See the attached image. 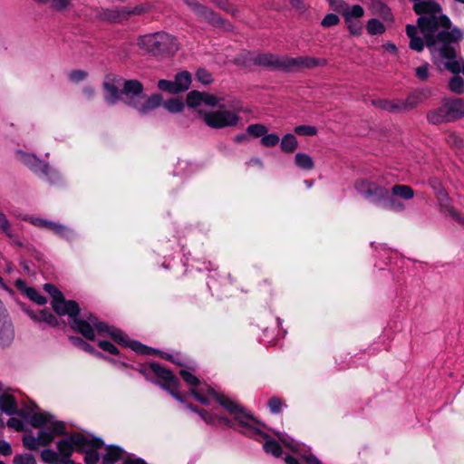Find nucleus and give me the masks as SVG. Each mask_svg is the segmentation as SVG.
I'll return each mask as SVG.
<instances>
[{"mask_svg":"<svg viewBox=\"0 0 464 464\" xmlns=\"http://www.w3.org/2000/svg\"><path fill=\"white\" fill-rule=\"evenodd\" d=\"M124 92L132 94V97L129 99L128 106L141 114H147L163 104V95L161 93L155 92L150 96L146 95L143 83L136 79L129 80Z\"/></svg>","mask_w":464,"mask_h":464,"instance_id":"nucleus-1","label":"nucleus"},{"mask_svg":"<svg viewBox=\"0 0 464 464\" xmlns=\"http://www.w3.org/2000/svg\"><path fill=\"white\" fill-rule=\"evenodd\" d=\"M138 45L146 53L156 57L172 56L179 48L176 38L165 32L140 36Z\"/></svg>","mask_w":464,"mask_h":464,"instance_id":"nucleus-2","label":"nucleus"},{"mask_svg":"<svg viewBox=\"0 0 464 464\" xmlns=\"http://www.w3.org/2000/svg\"><path fill=\"white\" fill-rule=\"evenodd\" d=\"M202 104L218 110L204 113L199 111V116H237L240 112H249L239 101L227 100L205 92H203Z\"/></svg>","mask_w":464,"mask_h":464,"instance_id":"nucleus-3","label":"nucleus"},{"mask_svg":"<svg viewBox=\"0 0 464 464\" xmlns=\"http://www.w3.org/2000/svg\"><path fill=\"white\" fill-rule=\"evenodd\" d=\"M429 92L423 89H416L411 92L405 100H377L373 104L382 110L392 113H404L416 108L428 98Z\"/></svg>","mask_w":464,"mask_h":464,"instance_id":"nucleus-4","label":"nucleus"},{"mask_svg":"<svg viewBox=\"0 0 464 464\" xmlns=\"http://www.w3.org/2000/svg\"><path fill=\"white\" fill-rule=\"evenodd\" d=\"M184 3L190 8L200 22H205L211 26L230 31L232 24L227 19L221 17L218 13L208 6L200 4L198 0H184Z\"/></svg>","mask_w":464,"mask_h":464,"instance_id":"nucleus-5","label":"nucleus"},{"mask_svg":"<svg viewBox=\"0 0 464 464\" xmlns=\"http://www.w3.org/2000/svg\"><path fill=\"white\" fill-rule=\"evenodd\" d=\"M234 62L236 64H246L247 62H252L255 65L285 72V57L281 58L271 53H258L255 57H252L249 53L240 54L235 57Z\"/></svg>","mask_w":464,"mask_h":464,"instance_id":"nucleus-6","label":"nucleus"},{"mask_svg":"<svg viewBox=\"0 0 464 464\" xmlns=\"http://www.w3.org/2000/svg\"><path fill=\"white\" fill-rule=\"evenodd\" d=\"M462 37V31L458 27H454L450 31L442 30L438 32L436 38L439 40V43L442 44L441 47L440 48V54L441 57L448 60L455 59L456 50L451 44L459 43L461 41Z\"/></svg>","mask_w":464,"mask_h":464,"instance_id":"nucleus-7","label":"nucleus"},{"mask_svg":"<svg viewBox=\"0 0 464 464\" xmlns=\"http://www.w3.org/2000/svg\"><path fill=\"white\" fill-rule=\"evenodd\" d=\"M129 80H125L122 85V89L120 90L113 82V79H111L110 75L106 76L105 81L102 82V89L104 92V100L109 105H115L120 101H123L128 105L129 99L132 97L131 93H126L124 92L125 87Z\"/></svg>","mask_w":464,"mask_h":464,"instance_id":"nucleus-8","label":"nucleus"},{"mask_svg":"<svg viewBox=\"0 0 464 464\" xmlns=\"http://www.w3.org/2000/svg\"><path fill=\"white\" fill-rule=\"evenodd\" d=\"M325 59L315 58L311 56H285V72H298L303 69H312L326 64Z\"/></svg>","mask_w":464,"mask_h":464,"instance_id":"nucleus-9","label":"nucleus"},{"mask_svg":"<svg viewBox=\"0 0 464 464\" xmlns=\"http://www.w3.org/2000/svg\"><path fill=\"white\" fill-rule=\"evenodd\" d=\"M418 27L424 30L438 31L440 27L444 30L451 28V21L446 14H440L430 17H419L417 19Z\"/></svg>","mask_w":464,"mask_h":464,"instance_id":"nucleus-10","label":"nucleus"},{"mask_svg":"<svg viewBox=\"0 0 464 464\" xmlns=\"http://www.w3.org/2000/svg\"><path fill=\"white\" fill-rule=\"evenodd\" d=\"M85 444L86 438L83 435L74 434L68 439L59 441L58 450L61 455L68 458L72 453L74 448L80 450V449H83Z\"/></svg>","mask_w":464,"mask_h":464,"instance_id":"nucleus-11","label":"nucleus"},{"mask_svg":"<svg viewBox=\"0 0 464 464\" xmlns=\"http://www.w3.org/2000/svg\"><path fill=\"white\" fill-rule=\"evenodd\" d=\"M53 309L60 315L68 314L74 318L80 313V308L75 301L65 300L63 295L56 300H52Z\"/></svg>","mask_w":464,"mask_h":464,"instance_id":"nucleus-12","label":"nucleus"},{"mask_svg":"<svg viewBox=\"0 0 464 464\" xmlns=\"http://www.w3.org/2000/svg\"><path fill=\"white\" fill-rule=\"evenodd\" d=\"M413 11L420 17L436 16L441 12V6L434 1H414Z\"/></svg>","mask_w":464,"mask_h":464,"instance_id":"nucleus-13","label":"nucleus"},{"mask_svg":"<svg viewBox=\"0 0 464 464\" xmlns=\"http://www.w3.org/2000/svg\"><path fill=\"white\" fill-rule=\"evenodd\" d=\"M124 15L123 7L115 9L102 8L96 14L97 19L109 24L122 23L125 20Z\"/></svg>","mask_w":464,"mask_h":464,"instance_id":"nucleus-14","label":"nucleus"},{"mask_svg":"<svg viewBox=\"0 0 464 464\" xmlns=\"http://www.w3.org/2000/svg\"><path fill=\"white\" fill-rule=\"evenodd\" d=\"M446 116H464V100L460 98L447 100L444 103Z\"/></svg>","mask_w":464,"mask_h":464,"instance_id":"nucleus-15","label":"nucleus"},{"mask_svg":"<svg viewBox=\"0 0 464 464\" xmlns=\"http://www.w3.org/2000/svg\"><path fill=\"white\" fill-rule=\"evenodd\" d=\"M150 369L159 378L164 381L166 385L169 387H175L177 385L178 380L170 371L161 367L157 363L150 364Z\"/></svg>","mask_w":464,"mask_h":464,"instance_id":"nucleus-16","label":"nucleus"},{"mask_svg":"<svg viewBox=\"0 0 464 464\" xmlns=\"http://www.w3.org/2000/svg\"><path fill=\"white\" fill-rule=\"evenodd\" d=\"M72 328L79 332L85 338L89 340L94 339V331L92 327V323L89 321H84L77 318L76 316L72 318Z\"/></svg>","mask_w":464,"mask_h":464,"instance_id":"nucleus-17","label":"nucleus"},{"mask_svg":"<svg viewBox=\"0 0 464 464\" xmlns=\"http://www.w3.org/2000/svg\"><path fill=\"white\" fill-rule=\"evenodd\" d=\"M0 410L8 415L17 412V403L14 397L8 393L0 395Z\"/></svg>","mask_w":464,"mask_h":464,"instance_id":"nucleus-18","label":"nucleus"},{"mask_svg":"<svg viewBox=\"0 0 464 464\" xmlns=\"http://www.w3.org/2000/svg\"><path fill=\"white\" fill-rule=\"evenodd\" d=\"M191 82L192 76L191 73L188 71H182L178 72L174 78V82L179 93L188 91L191 84Z\"/></svg>","mask_w":464,"mask_h":464,"instance_id":"nucleus-19","label":"nucleus"},{"mask_svg":"<svg viewBox=\"0 0 464 464\" xmlns=\"http://www.w3.org/2000/svg\"><path fill=\"white\" fill-rule=\"evenodd\" d=\"M205 123L215 129L237 124V118H204Z\"/></svg>","mask_w":464,"mask_h":464,"instance_id":"nucleus-20","label":"nucleus"},{"mask_svg":"<svg viewBox=\"0 0 464 464\" xmlns=\"http://www.w3.org/2000/svg\"><path fill=\"white\" fill-rule=\"evenodd\" d=\"M162 107H164L169 113H179L185 107V102L181 98L173 97L167 101L163 100Z\"/></svg>","mask_w":464,"mask_h":464,"instance_id":"nucleus-21","label":"nucleus"},{"mask_svg":"<svg viewBox=\"0 0 464 464\" xmlns=\"http://www.w3.org/2000/svg\"><path fill=\"white\" fill-rule=\"evenodd\" d=\"M80 450L85 452L84 461L86 464H95L99 460V454L93 449V445L86 440V444Z\"/></svg>","mask_w":464,"mask_h":464,"instance_id":"nucleus-22","label":"nucleus"},{"mask_svg":"<svg viewBox=\"0 0 464 464\" xmlns=\"http://www.w3.org/2000/svg\"><path fill=\"white\" fill-rule=\"evenodd\" d=\"M212 394L214 395V398L217 401H218L223 407H225L228 411L231 413L238 414L240 413L239 407L235 404L233 401H231L228 398L222 394H217L216 392H212Z\"/></svg>","mask_w":464,"mask_h":464,"instance_id":"nucleus-23","label":"nucleus"},{"mask_svg":"<svg viewBox=\"0 0 464 464\" xmlns=\"http://www.w3.org/2000/svg\"><path fill=\"white\" fill-rule=\"evenodd\" d=\"M203 92L190 91L186 96V104L188 108L196 109L202 104Z\"/></svg>","mask_w":464,"mask_h":464,"instance_id":"nucleus-24","label":"nucleus"},{"mask_svg":"<svg viewBox=\"0 0 464 464\" xmlns=\"http://www.w3.org/2000/svg\"><path fill=\"white\" fill-rule=\"evenodd\" d=\"M366 30L371 35H378L385 32V26L379 19L372 18L367 22Z\"/></svg>","mask_w":464,"mask_h":464,"instance_id":"nucleus-25","label":"nucleus"},{"mask_svg":"<svg viewBox=\"0 0 464 464\" xmlns=\"http://www.w3.org/2000/svg\"><path fill=\"white\" fill-rule=\"evenodd\" d=\"M297 140L292 134L285 135L281 141V150L285 153H293L297 148Z\"/></svg>","mask_w":464,"mask_h":464,"instance_id":"nucleus-26","label":"nucleus"},{"mask_svg":"<svg viewBox=\"0 0 464 464\" xmlns=\"http://www.w3.org/2000/svg\"><path fill=\"white\" fill-rule=\"evenodd\" d=\"M392 190L394 195L405 199H410L414 195L412 188L406 185H395Z\"/></svg>","mask_w":464,"mask_h":464,"instance_id":"nucleus-27","label":"nucleus"},{"mask_svg":"<svg viewBox=\"0 0 464 464\" xmlns=\"http://www.w3.org/2000/svg\"><path fill=\"white\" fill-rule=\"evenodd\" d=\"M295 160L296 165L302 169H312L314 168V161L312 158L305 153H297Z\"/></svg>","mask_w":464,"mask_h":464,"instance_id":"nucleus-28","label":"nucleus"},{"mask_svg":"<svg viewBox=\"0 0 464 464\" xmlns=\"http://www.w3.org/2000/svg\"><path fill=\"white\" fill-rule=\"evenodd\" d=\"M363 14V8L360 5H354L352 6L351 9L349 8V5H347V9L343 14V16L344 19H346V17H349V19L353 20L362 17Z\"/></svg>","mask_w":464,"mask_h":464,"instance_id":"nucleus-29","label":"nucleus"},{"mask_svg":"<svg viewBox=\"0 0 464 464\" xmlns=\"http://www.w3.org/2000/svg\"><path fill=\"white\" fill-rule=\"evenodd\" d=\"M419 29L423 34L424 45L426 44L428 47H433L439 43V40L436 38L437 31L424 30L421 27H419Z\"/></svg>","mask_w":464,"mask_h":464,"instance_id":"nucleus-30","label":"nucleus"},{"mask_svg":"<svg viewBox=\"0 0 464 464\" xmlns=\"http://www.w3.org/2000/svg\"><path fill=\"white\" fill-rule=\"evenodd\" d=\"M149 11V6L147 5H138L133 8L123 7V13L125 20H127L130 16L132 15H140Z\"/></svg>","mask_w":464,"mask_h":464,"instance_id":"nucleus-31","label":"nucleus"},{"mask_svg":"<svg viewBox=\"0 0 464 464\" xmlns=\"http://www.w3.org/2000/svg\"><path fill=\"white\" fill-rule=\"evenodd\" d=\"M37 321H43L50 325L55 326L58 324L56 317L46 310H42L38 314L33 315Z\"/></svg>","mask_w":464,"mask_h":464,"instance_id":"nucleus-32","label":"nucleus"},{"mask_svg":"<svg viewBox=\"0 0 464 464\" xmlns=\"http://www.w3.org/2000/svg\"><path fill=\"white\" fill-rule=\"evenodd\" d=\"M449 88L455 93H462L464 92V80L459 75L453 76L449 82Z\"/></svg>","mask_w":464,"mask_h":464,"instance_id":"nucleus-33","label":"nucleus"},{"mask_svg":"<svg viewBox=\"0 0 464 464\" xmlns=\"http://www.w3.org/2000/svg\"><path fill=\"white\" fill-rule=\"evenodd\" d=\"M122 456V450L116 447H110L107 450V454L103 458L104 464L107 462H114L119 460Z\"/></svg>","mask_w":464,"mask_h":464,"instance_id":"nucleus-34","label":"nucleus"},{"mask_svg":"<svg viewBox=\"0 0 464 464\" xmlns=\"http://www.w3.org/2000/svg\"><path fill=\"white\" fill-rule=\"evenodd\" d=\"M158 88L162 92H167L171 94L179 93L174 81L161 79L158 82Z\"/></svg>","mask_w":464,"mask_h":464,"instance_id":"nucleus-35","label":"nucleus"},{"mask_svg":"<svg viewBox=\"0 0 464 464\" xmlns=\"http://www.w3.org/2000/svg\"><path fill=\"white\" fill-rule=\"evenodd\" d=\"M344 22H345L347 28L352 35L359 36L362 34V26L360 22L351 20V19H349V17H346V19H344Z\"/></svg>","mask_w":464,"mask_h":464,"instance_id":"nucleus-36","label":"nucleus"},{"mask_svg":"<svg viewBox=\"0 0 464 464\" xmlns=\"http://www.w3.org/2000/svg\"><path fill=\"white\" fill-rule=\"evenodd\" d=\"M33 224H34L36 226L45 227L56 233H62L64 230L63 226H62L60 224L53 223V222H49V221H45V220H42V219H36V220L33 221Z\"/></svg>","mask_w":464,"mask_h":464,"instance_id":"nucleus-37","label":"nucleus"},{"mask_svg":"<svg viewBox=\"0 0 464 464\" xmlns=\"http://www.w3.org/2000/svg\"><path fill=\"white\" fill-rule=\"evenodd\" d=\"M129 345L133 351H135L136 353H140V354H154V353H156V351L154 349L147 347L138 342H130Z\"/></svg>","mask_w":464,"mask_h":464,"instance_id":"nucleus-38","label":"nucleus"},{"mask_svg":"<svg viewBox=\"0 0 464 464\" xmlns=\"http://www.w3.org/2000/svg\"><path fill=\"white\" fill-rule=\"evenodd\" d=\"M27 296L37 303L38 304H46L47 300L44 296L41 295L35 289L27 287L24 289Z\"/></svg>","mask_w":464,"mask_h":464,"instance_id":"nucleus-39","label":"nucleus"},{"mask_svg":"<svg viewBox=\"0 0 464 464\" xmlns=\"http://www.w3.org/2000/svg\"><path fill=\"white\" fill-rule=\"evenodd\" d=\"M30 421L34 427L40 428L48 422V416L44 413H34Z\"/></svg>","mask_w":464,"mask_h":464,"instance_id":"nucleus-40","label":"nucleus"},{"mask_svg":"<svg viewBox=\"0 0 464 464\" xmlns=\"http://www.w3.org/2000/svg\"><path fill=\"white\" fill-rule=\"evenodd\" d=\"M71 0H53L51 8L59 13H63L66 11L71 6Z\"/></svg>","mask_w":464,"mask_h":464,"instance_id":"nucleus-41","label":"nucleus"},{"mask_svg":"<svg viewBox=\"0 0 464 464\" xmlns=\"http://www.w3.org/2000/svg\"><path fill=\"white\" fill-rule=\"evenodd\" d=\"M196 77L198 82L208 84L212 82V75L205 68H198L196 72Z\"/></svg>","mask_w":464,"mask_h":464,"instance_id":"nucleus-42","label":"nucleus"},{"mask_svg":"<svg viewBox=\"0 0 464 464\" xmlns=\"http://www.w3.org/2000/svg\"><path fill=\"white\" fill-rule=\"evenodd\" d=\"M340 22V18L335 14H327L321 21V25L324 28L336 25Z\"/></svg>","mask_w":464,"mask_h":464,"instance_id":"nucleus-43","label":"nucleus"},{"mask_svg":"<svg viewBox=\"0 0 464 464\" xmlns=\"http://www.w3.org/2000/svg\"><path fill=\"white\" fill-rule=\"evenodd\" d=\"M328 2H329L331 8L334 11L341 14L342 15L347 9L348 5L344 0H328Z\"/></svg>","mask_w":464,"mask_h":464,"instance_id":"nucleus-44","label":"nucleus"},{"mask_svg":"<svg viewBox=\"0 0 464 464\" xmlns=\"http://www.w3.org/2000/svg\"><path fill=\"white\" fill-rule=\"evenodd\" d=\"M264 448L267 452H271L273 455L276 457H279L282 453V449L280 445L274 440L266 441V444L264 445Z\"/></svg>","mask_w":464,"mask_h":464,"instance_id":"nucleus-45","label":"nucleus"},{"mask_svg":"<svg viewBox=\"0 0 464 464\" xmlns=\"http://www.w3.org/2000/svg\"><path fill=\"white\" fill-rule=\"evenodd\" d=\"M53 434L49 430H41L38 435L41 446L48 445L53 441Z\"/></svg>","mask_w":464,"mask_h":464,"instance_id":"nucleus-46","label":"nucleus"},{"mask_svg":"<svg viewBox=\"0 0 464 464\" xmlns=\"http://www.w3.org/2000/svg\"><path fill=\"white\" fill-rule=\"evenodd\" d=\"M295 131L298 135L313 136L317 133V129L314 126L302 125L295 129Z\"/></svg>","mask_w":464,"mask_h":464,"instance_id":"nucleus-47","label":"nucleus"},{"mask_svg":"<svg viewBox=\"0 0 464 464\" xmlns=\"http://www.w3.org/2000/svg\"><path fill=\"white\" fill-rule=\"evenodd\" d=\"M410 48L417 51V52H422L424 49V41L423 38L420 36L411 37L410 39Z\"/></svg>","mask_w":464,"mask_h":464,"instance_id":"nucleus-48","label":"nucleus"},{"mask_svg":"<svg viewBox=\"0 0 464 464\" xmlns=\"http://www.w3.org/2000/svg\"><path fill=\"white\" fill-rule=\"evenodd\" d=\"M445 211L450 215L456 221L464 226V218L450 204L443 206Z\"/></svg>","mask_w":464,"mask_h":464,"instance_id":"nucleus-49","label":"nucleus"},{"mask_svg":"<svg viewBox=\"0 0 464 464\" xmlns=\"http://www.w3.org/2000/svg\"><path fill=\"white\" fill-rule=\"evenodd\" d=\"M24 445L29 450H36L39 446H41L38 437L35 438L34 436H24L23 439Z\"/></svg>","mask_w":464,"mask_h":464,"instance_id":"nucleus-50","label":"nucleus"},{"mask_svg":"<svg viewBox=\"0 0 464 464\" xmlns=\"http://www.w3.org/2000/svg\"><path fill=\"white\" fill-rule=\"evenodd\" d=\"M179 373H180L181 377L184 379V381L187 382L188 384L194 385V386H197L199 384V380L195 375L190 373L189 372H188L186 370H181Z\"/></svg>","mask_w":464,"mask_h":464,"instance_id":"nucleus-51","label":"nucleus"},{"mask_svg":"<svg viewBox=\"0 0 464 464\" xmlns=\"http://www.w3.org/2000/svg\"><path fill=\"white\" fill-rule=\"evenodd\" d=\"M268 406L273 412L278 413L282 409L283 401L278 397H272L268 401Z\"/></svg>","mask_w":464,"mask_h":464,"instance_id":"nucleus-52","label":"nucleus"},{"mask_svg":"<svg viewBox=\"0 0 464 464\" xmlns=\"http://www.w3.org/2000/svg\"><path fill=\"white\" fill-rule=\"evenodd\" d=\"M87 76L88 73L82 70H72L69 74L70 80L75 82L83 81Z\"/></svg>","mask_w":464,"mask_h":464,"instance_id":"nucleus-53","label":"nucleus"},{"mask_svg":"<svg viewBox=\"0 0 464 464\" xmlns=\"http://www.w3.org/2000/svg\"><path fill=\"white\" fill-rule=\"evenodd\" d=\"M44 288L52 296L53 300H56L63 295V293L52 284H45Z\"/></svg>","mask_w":464,"mask_h":464,"instance_id":"nucleus-54","label":"nucleus"},{"mask_svg":"<svg viewBox=\"0 0 464 464\" xmlns=\"http://www.w3.org/2000/svg\"><path fill=\"white\" fill-rule=\"evenodd\" d=\"M266 131V128L263 125L256 124L250 125L247 128V132L255 137H259L265 134Z\"/></svg>","mask_w":464,"mask_h":464,"instance_id":"nucleus-55","label":"nucleus"},{"mask_svg":"<svg viewBox=\"0 0 464 464\" xmlns=\"http://www.w3.org/2000/svg\"><path fill=\"white\" fill-rule=\"evenodd\" d=\"M263 145L266 147H272L278 143L279 137L276 134H269L262 138L261 140Z\"/></svg>","mask_w":464,"mask_h":464,"instance_id":"nucleus-56","label":"nucleus"},{"mask_svg":"<svg viewBox=\"0 0 464 464\" xmlns=\"http://www.w3.org/2000/svg\"><path fill=\"white\" fill-rule=\"evenodd\" d=\"M416 76L422 82L428 80L429 77V70L428 65H421L416 68Z\"/></svg>","mask_w":464,"mask_h":464,"instance_id":"nucleus-57","label":"nucleus"},{"mask_svg":"<svg viewBox=\"0 0 464 464\" xmlns=\"http://www.w3.org/2000/svg\"><path fill=\"white\" fill-rule=\"evenodd\" d=\"M7 426L17 431H22L24 430L23 421L16 418H10L7 421Z\"/></svg>","mask_w":464,"mask_h":464,"instance_id":"nucleus-58","label":"nucleus"},{"mask_svg":"<svg viewBox=\"0 0 464 464\" xmlns=\"http://www.w3.org/2000/svg\"><path fill=\"white\" fill-rule=\"evenodd\" d=\"M50 431L53 436L61 435L64 433V426L62 422H53L49 428Z\"/></svg>","mask_w":464,"mask_h":464,"instance_id":"nucleus-59","label":"nucleus"},{"mask_svg":"<svg viewBox=\"0 0 464 464\" xmlns=\"http://www.w3.org/2000/svg\"><path fill=\"white\" fill-rule=\"evenodd\" d=\"M41 456L45 462H54L57 460L56 453L50 450H44Z\"/></svg>","mask_w":464,"mask_h":464,"instance_id":"nucleus-60","label":"nucleus"},{"mask_svg":"<svg viewBox=\"0 0 464 464\" xmlns=\"http://www.w3.org/2000/svg\"><path fill=\"white\" fill-rule=\"evenodd\" d=\"M99 346L104 350L109 352L111 354H116L118 353V349L111 343L107 341H102L99 343Z\"/></svg>","mask_w":464,"mask_h":464,"instance_id":"nucleus-61","label":"nucleus"},{"mask_svg":"<svg viewBox=\"0 0 464 464\" xmlns=\"http://www.w3.org/2000/svg\"><path fill=\"white\" fill-rule=\"evenodd\" d=\"M88 321H90L92 323V324L99 331V332H104L108 329V326L103 324V323H101V322H97V319L91 315L90 317H88Z\"/></svg>","mask_w":464,"mask_h":464,"instance_id":"nucleus-62","label":"nucleus"},{"mask_svg":"<svg viewBox=\"0 0 464 464\" xmlns=\"http://www.w3.org/2000/svg\"><path fill=\"white\" fill-rule=\"evenodd\" d=\"M82 94L87 100H92L95 96V89L92 85H85L82 88Z\"/></svg>","mask_w":464,"mask_h":464,"instance_id":"nucleus-63","label":"nucleus"},{"mask_svg":"<svg viewBox=\"0 0 464 464\" xmlns=\"http://www.w3.org/2000/svg\"><path fill=\"white\" fill-rule=\"evenodd\" d=\"M0 228L5 233H6L8 236H10V234H9L10 224L3 213H0Z\"/></svg>","mask_w":464,"mask_h":464,"instance_id":"nucleus-64","label":"nucleus"}]
</instances>
